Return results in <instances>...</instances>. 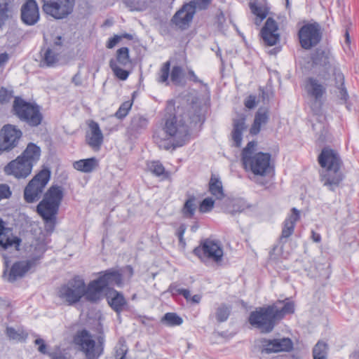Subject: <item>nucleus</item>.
<instances>
[{"mask_svg":"<svg viewBox=\"0 0 359 359\" xmlns=\"http://www.w3.org/2000/svg\"><path fill=\"white\" fill-rule=\"evenodd\" d=\"M313 130L316 131L318 141L323 143L327 140L329 131L327 127L323 123L318 122L312 125Z\"/></svg>","mask_w":359,"mask_h":359,"instance_id":"39","label":"nucleus"},{"mask_svg":"<svg viewBox=\"0 0 359 359\" xmlns=\"http://www.w3.org/2000/svg\"><path fill=\"white\" fill-rule=\"evenodd\" d=\"M116 64L118 63L123 67H126L130 63L129 57V49L127 47H122L116 51Z\"/></svg>","mask_w":359,"mask_h":359,"instance_id":"44","label":"nucleus"},{"mask_svg":"<svg viewBox=\"0 0 359 359\" xmlns=\"http://www.w3.org/2000/svg\"><path fill=\"white\" fill-rule=\"evenodd\" d=\"M209 191L218 200H221L224 197L222 182L215 177H211L210 178Z\"/></svg>","mask_w":359,"mask_h":359,"instance_id":"36","label":"nucleus"},{"mask_svg":"<svg viewBox=\"0 0 359 359\" xmlns=\"http://www.w3.org/2000/svg\"><path fill=\"white\" fill-rule=\"evenodd\" d=\"M194 2L184 4L172 17L171 21L181 29H186L192 21L195 13Z\"/></svg>","mask_w":359,"mask_h":359,"instance_id":"18","label":"nucleus"},{"mask_svg":"<svg viewBox=\"0 0 359 359\" xmlns=\"http://www.w3.org/2000/svg\"><path fill=\"white\" fill-rule=\"evenodd\" d=\"M73 166L79 171L89 173L93 172L98 166V161L95 157L81 159L75 161Z\"/></svg>","mask_w":359,"mask_h":359,"instance_id":"32","label":"nucleus"},{"mask_svg":"<svg viewBox=\"0 0 359 359\" xmlns=\"http://www.w3.org/2000/svg\"><path fill=\"white\" fill-rule=\"evenodd\" d=\"M149 123L148 118L141 114H136L131 118L128 130L131 135L141 134L147 128Z\"/></svg>","mask_w":359,"mask_h":359,"instance_id":"27","label":"nucleus"},{"mask_svg":"<svg viewBox=\"0 0 359 359\" xmlns=\"http://www.w3.org/2000/svg\"><path fill=\"white\" fill-rule=\"evenodd\" d=\"M50 178V171L45 168L29 182L24 189V199L28 203L39 201Z\"/></svg>","mask_w":359,"mask_h":359,"instance_id":"7","label":"nucleus"},{"mask_svg":"<svg viewBox=\"0 0 359 359\" xmlns=\"http://www.w3.org/2000/svg\"><path fill=\"white\" fill-rule=\"evenodd\" d=\"M225 17L222 12H220L219 14L217 16V27L220 30L224 29V23L225 22Z\"/></svg>","mask_w":359,"mask_h":359,"instance_id":"63","label":"nucleus"},{"mask_svg":"<svg viewBox=\"0 0 359 359\" xmlns=\"http://www.w3.org/2000/svg\"><path fill=\"white\" fill-rule=\"evenodd\" d=\"M74 342L78 349L85 354L86 359H97L95 341L88 330L83 329L78 331L74 337Z\"/></svg>","mask_w":359,"mask_h":359,"instance_id":"15","label":"nucleus"},{"mask_svg":"<svg viewBox=\"0 0 359 359\" xmlns=\"http://www.w3.org/2000/svg\"><path fill=\"white\" fill-rule=\"evenodd\" d=\"M318 163L322 168H326L321 175V181L325 186L334 191L344 178L340 170L342 161L339 154L330 147H325L318 156Z\"/></svg>","mask_w":359,"mask_h":359,"instance_id":"3","label":"nucleus"},{"mask_svg":"<svg viewBox=\"0 0 359 359\" xmlns=\"http://www.w3.org/2000/svg\"><path fill=\"white\" fill-rule=\"evenodd\" d=\"M106 286L102 280L98 277L97 279L90 281L88 285L85 284L84 297L86 301L95 303L100 301Z\"/></svg>","mask_w":359,"mask_h":359,"instance_id":"21","label":"nucleus"},{"mask_svg":"<svg viewBox=\"0 0 359 359\" xmlns=\"http://www.w3.org/2000/svg\"><path fill=\"white\" fill-rule=\"evenodd\" d=\"M203 121V116L200 110L194 106L182 114L170 115L169 118H166L164 130L172 140L162 139L154 135V142L160 149L165 150L171 147L175 149L176 147H182L190 138L189 125L191 126Z\"/></svg>","mask_w":359,"mask_h":359,"instance_id":"1","label":"nucleus"},{"mask_svg":"<svg viewBox=\"0 0 359 359\" xmlns=\"http://www.w3.org/2000/svg\"><path fill=\"white\" fill-rule=\"evenodd\" d=\"M250 8L251 12L257 17L259 18V22H261L264 18H266L269 11V8L266 5H258V4L256 1L250 2Z\"/></svg>","mask_w":359,"mask_h":359,"instance_id":"37","label":"nucleus"},{"mask_svg":"<svg viewBox=\"0 0 359 359\" xmlns=\"http://www.w3.org/2000/svg\"><path fill=\"white\" fill-rule=\"evenodd\" d=\"M214 201L211 198H206L202 201L199 205L201 212H208L212 210L214 207Z\"/></svg>","mask_w":359,"mask_h":359,"instance_id":"52","label":"nucleus"},{"mask_svg":"<svg viewBox=\"0 0 359 359\" xmlns=\"http://www.w3.org/2000/svg\"><path fill=\"white\" fill-rule=\"evenodd\" d=\"M191 2H194L195 10L196 8H198L199 10H205L208 8V6L211 3V0H194Z\"/></svg>","mask_w":359,"mask_h":359,"instance_id":"58","label":"nucleus"},{"mask_svg":"<svg viewBox=\"0 0 359 359\" xmlns=\"http://www.w3.org/2000/svg\"><path fill=\"white\" fill-rule=\"evenodd\" d=\"M313 65L322 67L325 72L333 69L334 65V59L330 50L326 48H316L311 55Z\"/></svg>","mask_w":359,"mask_h":359,"instance_id":"19","label":"nucleus"},{"mask_svg":"<svg viewBox=\"0 0 359 359\" xmlns=\"http://www.w3.org/2000/svg\"><path fill=\"white\" fill-rule=\"evenodd\" d=\"M168 326L180 325L183 323L182 318L175 313H167L161 320Z\"/></svg>","mask_w":359,"mask_h":359,"instance_id":"46","label":"nucleus"},{"mask_svg":"<svg viewBox=\"0 0 359 359\" xmlns=\"http://www.w3.org/2000/svg\"><path fill=\"white\" fill-rule=\"evenodd\" d=\"M106 298L109 306L118 315L125 311L128 306V302L124 295L114 289L108 292Z\"/></svg>","mask_w":359,"mask_h":359,"instance_id":"24","label":"nucleus"},{"mask_svg":"<svg viewBox=\"0 0 359 359\" xmlns=\"http://www.w3.org/2000/svg\"><path fill=\"white\" fill-rule=\"evenodd\" d=\"M231 312V306L226 304H221L215 311V317L218 323H223L227 320Z\"/></svg>","mask_w":359,"mask_h":359,"instance_id":"38","label":"nucleus"},{"mask_svg":"<svg viewBox=\"0 0 359 359\" xmlns=\"http://www.w3.org/2000/svg\"><path fill=\"white\" fill-rule=\"evenodd\" d=\"M109 67L114 72V75L120 80L125 81L128 79L129 76V72L118 67L116 64V61L114 59H111L109 60Z\"/></svg>","mask_w":359,"mask_h":359,"instance_id":"45","label":"nucleus"},{"mask_svg":"<svg viewBox=\"0 0 359 359\" xmlns=\"http://www.w3.org/2000/svg\"><path fill=\"white\" fill-rule=\"evenodd\" d=\"M278 29L277 22L272 18H269L260 33L266 45L271 46L278 42L280 35L277 33Z\"/></svg>","mask_w":359,"mask_h":359,"instance_id":"20","label":"nucleus"},{"mask_svg":"<svg viewBox=\"0 0 359 359\" xmlns=\"http://www.w3.org/2000/svg\"><path fill=\"white\" fill-rule=\"evenodd\" d=\"M132 104L133 103L130 101L122 103L117 111L115 113V116L119 119H122L126 117L131 109Z\"/></svg>","mask_w":359,"mask_h":359,"instance_id":"51","label":"nucleus"},{"mask_svg":"<svg viewBox=\"0 0 359 359\" xmlns=\"http://www.w3.org/2000/svg\"><path fill=\"white\" fill-rule=\"evenodd\" d=\"M291 215L285 220L280 240L288 238L294 232L295 223L299 219V211L293 208Z\"/></svg>","mask_w":359,"mask_h":359,"instance_id":"29","label":"nucleus"},{"mask_svg":"<svg viewBox=\"0 0 359 359\" xmlns=\"http://www.w3.org/2000/svg\"><path fill=\"white\" fill-rule=\"evenodd\" d=\"M32 168L33 166L29 163L18 156L4 168V172L6 175L14 176L17 179H25L31 174Z\"/></svg>","mask_w":359,"mask_h":359,"instance_id":"16","label":"nucleus"},{"mask_svg":"<svg viewBox=\"0 0 359 359\" xmlns=\"http://www.w3.org/2000/svg\"><path fill=\"white\" fill-rule=\"evenodd\" d=\"M41 153V150L39 146L33 142H29L20 156L34 167L39 161Z\"/></svg>","mask_w":359,"mask_h":359,"instance_id":"28","label":"nucleus"},{"mask_svg":"<svg viewBox=\"0 0 359 359\" xmlns=\"http://www.w3.org/2000/svg\"><path fill=\"white\" fill-rule=\"evenodd\" d=\"M184 71L182 67L174 66L170 72V79L176 85L180 84L183 77Z\"/></svg>","mask_w":359,"mask_h":359,"instance_id":"50","label":"nucleus"},{"mask_svg":"<svg viewBox=\"0 0 359 359\" xmlns=\"http://www.w3.org/2000/svg\"><path fill=\"white\" fill-rule=\"evenodd\" d=\"M97 344H95V353L97 355V358L102 354L104 351V337L100 335L97 337Z\"/></svg>","mask_w":359,"mask_h":359,"instance_id":"57","label":"nucleus"},{"mask_svg":"<svg viewBox=\"0 0 359 359\" xmlns=\"http://www.w3.org/2000/svg\"><path fill=\"white\" fill-rule=\"evenodd\" d=\"M228 204L231 205L233 208L230 209L228 207L224 208V210L225 212L234 215L237 212H241L243 210V209H241L238 205V203L237 201L229 200Z\"/></svg>","mask_w":359,"mask_h":359,"instance_id":"55","label":"nucleus"},{"mask_svg":"<svg viewBox=\"0 0 359 359\" xmlns=\"http://www.w3.org/2000/svg\"><path fill=\"white\" fill-rule=\"evenodd\" d=\"M62 37L58 36L55 38L53 43L49 48H53L54 50H58V52L60 54L62 52Z\"/></svg>","mask_w":359,"mask_h":359,"instance_id":"61","label":"nucleus"},{"mask_svg":"<svg viewBox=\"0 0 359 359\" xmlns=\"http://www.w3.org/2000/svg\"><path fill=\"white\" fill-rule=\"evenodd\" d=\"M125 3L130 11H141L143 9V6L135 0H126Z\"/></svg>","mask_w":359,"mask_h":359,"instance_id":"59","label":"nucleus"},{"mask_svg":"<svg viewBox=\"0 0 359 359\" xmlns=\"http://www.w3.org/2000/svg\"><path fill=\"white\" fill-rule=\"evenodd\" d=\"M13 97V90H9L4 87L0 88V104L8 103Z\"/></svg>","mask_w":359,"mask_h":359,"instance_id":"53","label":"nucleus"},{"mask_svg":"<svg viewBox=\"0 0 359 359\" xmlns=\"http://www.w3.org/2000/svg\"><path fill=\"white\" fill-rule=\"evenodd\" d=\"M114 359H126V355L128 348L124 340L120 339L118 345L115 347Z\"/></svg>","mask_w":359,"mask_h":359,"instance_id":"49","label":"nucleus"},{"mask_svg":"<svg viewBox=\"0 0 359 359\" xmlns=\"http://www.w3.org/2000/svg\"><path fill=\"white\" fill-rule=\"evenodd\" d=\"M22 136V132L15 126L5 125L0 131V154L16 147Z\"/></svg>","mask_w":359,"mask_h":359,"instance_id":"13","label":"nucleus"},{"mask_svg":"<svg viewBox=\"0 0 359 359\" xmlns=\"http://www.w3.org/2000/svg\"><path fill=\"white\" fill-rule=\"evenodd\" d=\"M182 288H179L176 283H172L168 287V292L172 293V295L180 294V291Z\"/></svg>","mask_w":359,"mask_h":359,"instance_id":"64","label":"nucleus"},{"mask_svg":"<svg viewBox=\"0 0 359 359\" xmlns=\"http://www.w3.org/2000/svg\"><path fill=\"white\" fill-rule=\"evenodd\" d=\"M269 121V109L266 108H259L257 111L254 123L252 125L250 132V134L255 135H257L263 124H266Z\"/></svg>","mask_w":359,"mask_h":359,"instance_id":"30","label":"nucleus"},{"mask_svg":"<svg viewBox=\"0 0 359 359\" xmlns=\"http://www.w3.org/2000/svg\"><path fill=\"white\" fill-rule=\"evenodd\" d=\"M60 54L53 48H43L41 50V67H53L59 62Z\"/></svg>","mask_w":359,"mask_h":359,"instance_id":"26","label":"nucleus"},{"mask_svg":"<svg viewBox=\"0 0 359 359\" xmlns=\"http://www.w3.org/2000/svg\"><path fill=\"white\" fill-rule=\"evenodd\" d=\"M106 287L109 285L121 286L123 283L122 274L117 270L108 269L99 276Z\"/></svg>","mask_w":359,"mask_h":359,"instance_id":"31","label":"nucleus"},{"mask_svg":"<svg viewBox=\"0 0 359 359\" xmlns=\"http://www.w3.org/2000/svg\"><path fill=\"white\" fill-rule=\"evenodd\" d=\"M34 344L35 346H37V350L39 353H42V354H49L48 353V351H47V348H48V346L47 344H46L45 341L42 339V338H40V337H37L34 341Z\"/></svg>","mask_w":359,"mask_h":359,"instance_id":"54","label":"nucleus"},{"mask_svg":"<svg viewBox=\"0 0 359 359\" xmlns=\"http://www.w3.org/2000/svg\"><path fill=\"white\" fill-rule=\"evenodd\" d=\"M256 145V142H249L242 151L241 159L244 165L249 167L255 175L264 176L269 169L271 154L263 152L254 154Z\"/></svg>","mask_w":359,"mask_h":359,"instance_id":"4","label":"nucleus"},{"mask_svg":"<svg viewBox=\"0 0 359 359\" xmlns=\"http://www.w3.org/2000/svg\"><path fill=\"white\" fill-rule=\"evenodd\" d=\"M121 39V36L118 35H114L113 37L110 38L107 42V48H114Z\"/></svg>","mask_w":359,"mask_h":359,"instance_id":"62","label":"nucleus"},{"mask_svg":"<svg viewBox=\"0 0 359 359\" xmlns=\"http://www.w3.org/2000/svg\"><path fill=\"white\" fill-rule=\"evenodd\" d=\"M20 243L21 239L13 236L11 229L6 227L3 220L0 219V251L6 250L13 246L18 250Z\"/></svg>","mask_w":359,"mask_h":359,"instance_id":"23","label":"nucleus"},{"mask_svg":"<svg viewBox=\"0 0 359 359\" xmlns=\"http://www.w3.org/2000/svg\"><path fill=\"white\" fill-rule=\"evenodd\" d=\"M272 306L274 308V311H277V316L279 320H280L285 314L292 313L294 311V304L291 302L285 303L283 307H279L276 304H273Z\"/></svg>","mask_w":359,"mask_h":359,"instance_id":"40","label":"nucleus"},{"mask_svg":"<svg viewBox=\"0 0 359 359\" xmlns=\"http://www.w3.org/2000/svg\"><path fill=\"white\" fill-rule=\"evenodd\" d=\"M333 74L334 76L336 87L339 90V95L341 99L346 100L348 97V92L344 86V74L334 67Z\"/></svg>","mask_w":359,"mask_h":359,"instance_id":"35","label":"nucleus"},{"mask_svg":"<svg viewBox=\"0 0 359 359\" xmlns=\"http://www.w3.org/2000/svg\"><path fill=\"white\" fill-rule=\"evenodd\" d=\"M250 324L259 329L262 333L271 332L279 322L277 311L272 305L258 308L250 314Z\"/></svg>","mask_w":359,"mask_h":359,"instance_id":"6","label":"nucleus"},{"mask_svg":"<svg viewBox=\"0 0 359 359\" xmlns=\"http://www.w3.org/2000/svg\"><path fill=\"white\" fill-rule=\"evenodd\" d=\"M193 253L201 261L208 259L216 263L222 262L224 254L221 243L209 238L201 241L200 245L194 249Z\"/></svg>","mask_w":359,"mask_h":359,"instance_id":"10","label":"nucleus"},{"mask_svg":"<svg viewBox=\"0 0 359 359\" xmlns=\"http://www.w3.org/2000/svg\"><path fill=\"white\" fill-rule=\"evenodd\" d=\"M170 62L167 61L163 63L161 67L159 72H158V78L157 79L158 82L168 85V78L170 75Z\"/></svg>","mask_w":359,"mask_h":359,"instance_id":"48","label":"nucleus"},{"mask_svg":"<svg viewBox=\"0 0 359 359\" xmlns=\"http://www.w3.org/2000/svg\"><path fill=\"white\" fill-rule=\"evenodd\" d=\"M149 170L157 177L163 176V178L168 177L163 164L159 161H151L147 164Z\"/></svg>","mask_w":359,"mask_h":359,"instance_id":"42","label":"nucleus"},{"mask_svg":"<svg viewBox=\"0 0 359 359\" xmlns=\"http://www.w3.org/2000/svg\"><path fill=\"white\" fill-rule=\"evenodd\" d=\"M90 133L86 136L87 142L94 149H99L103 142V135L100 128L99 124L91 121L89 123Z\"/></svg>","mask_w":359,"mask_h":359,"instance_id":"25","label":"nucleus"},{"mask_svg":"<svg viewBox=\"0 0 359 359\" xmlns=\"http://www.w3.org/2000/svg\"><path fill=\"white\" fill-rule=\"evenodd\" d=\"M196 208V198L194 196H191L184 203L182 208L183 215L187 218L193 217Z\"/></svg>","mask_w":359,"mask_h":359,"instance_id":"41","label":"nucleus"},{"mask_svg":"<svg viewBox=\"0 0 359 359\" xmlns=\"http://www.w3.org/2000/svg\"><path fill=\"white\" fill-rule=\"evenodd\" d=\"M12 195L10 187L6 184H0V201L3 199H8Z\"/></svg>","mask_w":359,"mask_h":359,"instance_id":"56","label":"nucleus"},{"mask_svg":"<svg viewBox=\"0 0 359 359\" xmlns=\"http://www.w3.org/2000/svg\"><path fill=\"white\" fill-rule=\"evenodd\" d=\"M246 129L245 120L241 118L233 121V129L232 130V139L234 146L240 147L242 142L243 131Z\"/></svg>","mask_w":359,"mask_h":359,"instance_id":"33","label":"nucleus"},{"mask_svg":"<svg viewBox=\"0 0 359 359\" xmlns=\"http://www.w3.org/2000/svg\"><path fill=\"white\" fill-rule=\"evenodd\" d=\"M12 111L21 121L31 127L39 126L43 120L40 107L36 104L28 102L20 97H15Z\"/></svg>","mask_w":359,"mask_h":359,"instance_id":"5","label":"nucleus"},{"mask_svg":"<svg viewBox=\"0 0 359 359\" xmlns=\"http://www.w3.org/2000/svg\"><path fill=\"white\" fill-rule=\"evenodd\" d=\"M301 46L306 50L317 46L322 39L321 26L318 22L307 23L303 25L298 32Z\"/></svg>","mask_w":359,"mask_h":359,"instance_id":"11","label":"nucleus"},{"mask_svg":"<svg viewBox=\"0 0 359 359\" xmlns=\"http://www.w3.org/2000/svg\"><path fill=\"white\" fill-rule=\"evenodd\" d=\"M63 196L62 187L58 185H52L44 194L43 199L36 206V212L43 220L45 229L48 231H53L55 228L57 215Z\"/></svg>","mask_w":359,"mask_h":359,"instance_id":"2","label":"nucleus"},{"mask_svg":"<svg viewBox=\"0 0 359 359\" xmlns=\"http://www.w3.org/2000/svg\"><path fill=\"white\" fill-rule=\"evenodd\" d=\"M327 353V345L326 343L319 341L313 347V359H326Z\"/></svg>","mask_w":359,"mask_h":359,"instance_id":"43","label":"nucleus"},{"mask_svg":"<svg viewBox=\"0 0 359 359\" xmlns=\"http://www.w3.org/2000/svg\"><path fill=\"white\" fill-rule=\"evenodd\" d=\"M305 89L310 97L321 104L322 98L326 93L325 84L320 83L316 78L309 77L306 81Z\"/></svg>","mask_w":359,"mask_h":359,"instance_id":"22","label":"nucleus"},{"mask_svg":"<svg viewBox=\"0 0 359 359\" xmlns=\"http://www.w3.org/2000/svg\"><path fill=\"white\" fill-rule=\"evenodd\" d=\"M259 351L262 354H271L279 352H290L293 348V342L288 337L260 339Z\"/></svg>","mask_w":359,"mask_h":359,"instance_id":"14","label":"nucleus"},{"mask_svg":"<svg viewBox=\"0 0 359 359\" xmlns=\"http://www.w3.org/2000/svg\"><path fill=\"white\" fill-rule=\"evenodd\" d=\"M43 13L55 20L68 18L74 11L76 0H41Z\"/></svg>","mask_w":359,"mask_h":359,"instance_id":"9","label":"nucleus"},{"mask_svg":"<svg viewBox=\"0 0 359 359\" xmlns=\"http://www.w3.org/2000/svg\"><path fill=\"white\" fill-rule=\"evenodd\" d=\"M6 334L10 339L18 341H25L27 337V334L22 330H16L13 327H7Z\"/></svg>","mask_w":359,"mask_h":359,"instance_id":"47","label":"nucleus"},{"mask_svg":"<svg viewBox=\"0 0 359 359\" xmlns=\"http://www.w3.org/2000/svg\"><path fill=\"white\" fill-rule=\"evenodd\" d=\"M84 287V280L79 276H76L59 288L57 296L68 305H73L83 297Z\"/></svg>","mask_w":359,"mask_h":359,"instance_id":"8","label":"nucleus"},{"mask_svg":"<svg viewBox=\"0 0 359 359\" xmlns=\"http://www.w3.org/2000/svg\"><path fill=\"white\" fill-rule=\"evenodd\" d=\"M4 259L5 269L4 271V276L7 277V280L10 283H13L19 278H22L25 276L26 273L36 264L39 258H34L27 261H18L15 262L11 266L9 273L7 275V271L9 268L10 260L9 258L3 255Z\"/></svg>","mask_w":359,"mask_h":359,"instance_id":"12","label":"nucleus"},{"mask_svg":"<svg viewBox=\"0 0 359 359\" xmlns=\"http://www.w3.org/2000/svg\"><path fill=\"white\" fill-rule=\"evenodd\" d=\"M20 19L24 24L28 26H33L39 21V8L36 0H26L22 5Z\"/></svg>","mask_w":359,"mask_h":359,"instance_id":"17","label":"nucleus"},{"mask_svg":"<svg viewBox=\"0 0 359 359\" xmlns=\"http://www.w3.org/2000/svg\"><path fill=\"white\" fill-rule=\"evenodd\" d=\"M12 14L13 8L11 1L10 0H2L0 1V28L12 17Z\"/></svg>","mask_w":359,"mask_h":359,"instance_id":"34","label":"nucleus"},{"mask_svg":"<svg viewBox=\"0 0 359 359\" xmlns=\"http://www.w3.org/2000/svg\"><path fill=\"white\" fill-rule=\"evenodd\" d=\"M245 106L248 109H253L256 106V97L255 95H249L245 101Z\"/></svg>","mask_w":359,"mask_h":359,"instance_id":"60","label":"nucleus"}]
</instances>
